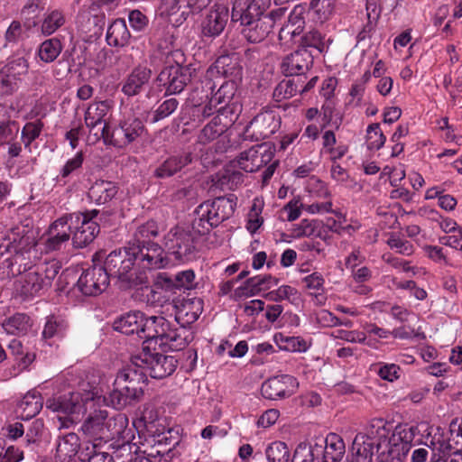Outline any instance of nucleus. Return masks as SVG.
Segmentation results:
<instances>
[{"label":"nucleus","mask_w":462,"mask_h":462,"mask_svg":"<svg viewBox=\"0 0 462 462\" xmlns=\"http://www.w3.org/2000/svg\"><path fill=\"white\" fill-rule=\"evenodd\" d=\"M109 284V277L102 266L94 265L81 273L77 287L86 296L102 293Z\"/></svg>","instance_id":"f3484780"},{"label":"nucleus","mask_w":462,"mask_h":462,"mask_svg":"<svg viewBox=\"0 0 462 462\" xmlns=\"http://www.w3.org/2000/svg\"><path fill=\"white\" fill-rule=\"evenodd\" d=\"M97 212L73 213L69 217L70 229L75 228L72 234V243L75 247L83 248L90 244L99 232L98 224L93 220Z\"/></svg>","instance_id":"f8f14e48"},{"label":"nucleus","mask_w":462,"mask_h":462,"mask_svg":"<svg viewBox=\"0 0 462 462\" xmlns=\"http://www.w3.org/2000/svg\"><path fill=\"white\" fill-rule=\"evenodd\" d=\"M191 161L192 156L190 152L171 156L156 169L155 175L158 178L171 177L190 163Z\"/></svg>","instance_id":"c756f323"},{"label":"nucleus","mask_w":462,"mask_h":462,"mask_svg":"<svg viewBox=\"0 0 462 462\" xmlns=\"http://www.w3.org/2000/svg\"><path fill=\"white\" fill-rule=\"evenodd\" d=\"M284 14L285 9L277 8L265 16L249 15L248 14H240V10L235 4L232 8L231 19L233 22H240L241 33L247 42L259 43L268 37L275 23L284 16Z\"/></svg>","instance_id":"423d86ee"},{"label":"nucleus","mask_w":462,"mask_h":462,"mask_svg":"<svg viewBox=\"0 0 462 462\" xmlns=\"http://www.w3.org/2000/svg\"><path fill=\"white\" fill-rule=\"evenodd\" d=\"M128 426V419L125 414L109 417L106 410L95 409L81 425L82 432L92 438L108 439L124 438Z\"/></svg>","instance_id":"0eeeda50"},{"label":"nucleus","mask_w":462,"mask_h":462,"mask_svg":"<svg viewBox=\"0 0 462 462\" xmlns=\"http://www.w3.org/2000/svg\"><path fill=\"white\" fill-rule=\"evenodd\" d=\"M281 117L274 111H263L246 126L245 133L255 140L269 138L278 131Z\"/></svg>","instance_id":"a211bd4d"},{"label":"nucleus","mask_w":462,"mask_h":462,"mask_svg":"<svg viewBox=\"0 0 462 462\" xmlns=\"http://www.w3.org/2000/svg\"><path fill=\"white\" fill-rule=\"evenodd\" d=\"M330 42V39H326L325 36L317 30H311L303 34L300 38V46L302 49L310 47L316 49L320 53L328 49Z\"/></svg>","instance_id":"a18cd8bd"},{"label":"nucleus","mask_w":462,"mask_h":462,"mask_svg":"<svg viewBox=\"0 0 462 462\" xmlns=\"http://www.w3.org/2000/svg\"><path fill=\"white\" fill-rule=\"evenodd\" d=\"M203 310V301L201 299L188 300L183 302L178 311V317L184 319L187 323L195 322Z\"/></svg>","instance_id":"c03bdc74"},{"label":"nucleus","mask_w":462,"mask_h":462,"mask_svg":"<svg viewBox=\"0 0 462 462\" xmlns=\"http://www.w3.org/2000/svg\"><path fill=\"white\" fill-rule=\"evenodd\" d=\"M312 62V55L306 49H300L283 59L282 69L286 76L301 75L310 69Z\"/></svg>","instance_id":"5701e85b"},{"label":"nucleus","mask_w":462,"mask_h":462,"mask_svg":"<svg viewBox=\"0 0 462 462\" xmlns=\"http://www.w3.org/2000/svg\"><path fill=\"white\" fill-rule=\"evenodd\" d=\"M152 70L145 66L135 67L122 81L121 91L127 97L141 94L148 86Z\"/></svg>","instance_id":"4be33fe9"},{"label":"nucleus","mask_w":462,"mask_h":462,"mask_svg":"<svg viewBox=\"0 0 462 462\" xmlns=\"http://www.w3.org/2000/svg\"><path fill=\"white\" fill-rule=\"evenodd\" d=\"M211 3V0H172V6L169 14H174L182 10L180 18L175 21L176 24L182 23L189 14H198L206 9Z\"/></svg>","instance_id":"c85d7f7f"},{"label":"nucleus","mask_w":462,"mask_h":462,"mask_svg":"<svg viewBox=\"0 0 462 462\" xmlns=\"http://www.w3.org/2000/svg\"><path fill=\"white\" fill-rule=\"evenodd\" d=\"M263 297L270 301L288 300L291 304H298L300 300L298 290L290 285H282L276 290L266 292Z\"/></svg>","instance_id":"ea45409f"},{"label":"nucleus","mask_w":462,"mask_h":462,"mask_svg":"<svg viewBox=\"0 0 462 462\" xmlns=\"http://www.w3.org/2000/svg\"><path fill=\"white\" fill-rule=\"evenodd\" d=\"M63 46L58 38L43 41L37 48L36 58L44 63L53 62L62 51Z\"/></svg>","instance_id":"f704fd0d"},{"label":"nucleus","mask_w":462,"mask_h":462,"mask_svg":"<svg viewBox=\"0 0 462 462\" xmlns=\"http://www.w3.org/2000/svg\"><path fill=\"white\" fill-rule=\"evenodd\" d=\"M173 286L177 289L191 290L195 287V273L192 270H185L178 273L173 281Z\"/></svg>","instance_id":"69168bd1"},{"label":"nucleus","mask_w":462,"mask_h":462,"mask_svg":"<svg viewBox=\"0 0 462 462\" xmlns=\"http://www.w3.org/2000/svg\"><path fill=\"white\" fill-rule=\"evenodd\" d=\"M303 27H291V25H284L279 32V40L282 44L293 45L299 44L300 46V38L303 32Z\"/></svg>","instance_id":"6e6d98bb"},{"label":"nucleus","mask_w":462,"mask_h":462,"mask_svg":"<svg viewBox=\"0 0 462 462\" xmlns=\"http://www.w3.org/2000/svg\"><path fill=\"white\" fill-rule=\"evenodd\" d=\"M42 128L43 123L40 119L24 125L22 129L21 139L26 149L31 150V143L40 136Z\"/></svg>","instance_id":"603ef678"},{"label":"nucleus","mask_w":462,"mask_h":462,"mask_svg":"<svg viewBox=\"0 0 462 462\" xmlns=\"http://www.w3.org/2000/svg\"><path fill=\"white\" fill-rule=\"evenodd\" d=\"M302 210H304V203L300 198L291 199L282 209L286 214V220L289 222L298 219Z\"/></svg>","instance_id":"0e129e2a"},{"label":"nucleus","mask_w":462,"mask_h":462,"mask_svg":"<svg viewBox=\"0 0 462 462\" xmlns=\"http://www.w3.org/2000/svg\"><path fill=\"white\" fill-rule=\"evenodd\" d=\"M236 91V84L234 79L227 80L221 84L216 93L212 95L213 102H217L219 105L232 106L236 110L235 105L230 104V101L234 97Z\"/></svg>","instance_id":"3c124183"},{"label":"nucleus","mask_w":462,"mask_h":462,"mask_svg":"<svg viewBox=\"0 0 462 462\" xmlns=\"http://www.w3.org/2000/svg\"><path fill=\"white\" fill-rule=\"evenodd\" d=\"M133 364L155 379L171 375L177 367V360L173 356L152 352L149 346H143L142 352L133 357Z\"/></svg>","instance_id":"9d476101"},{"label":"nucleus","mask_w":462,"mask_h":462,"mask_svg":"<svg viewBox=\"0 0 462 462\" xmlns=\"http://www.w3.org/2000/svg\"><path fill=\"white\" fill-rule=\"evenodd\" d=\"M179 102L176 98H170L162 102L153 114L152 122H158L171 115L178 107Z\"/></svg>","instance_id":"338daca9"},{"label":"nucleus","mask_w":462,"mask_h":462,"mask_svg":"<svg viewBox=\"0 0 462 462\" xmlns=\"http://www.w3.org/2000/svg\"><path fill=\"white\" fill-rule=\"evenodd\" d=\"M238 115L232 106H223L213 118L201 129L198 142L208 144L222 135L237 119Z\"/></svg>","instance_id":"ddd939ff"},{"label":"nucleus","mask_w":462,"mask_h":462,"mask_svg":"<svg viewBox=\"0 0 462 462\" xmlns=\"http://www.w3.org/2000/svg\"><path fill=\"white\" fill-rule=\"evenodd\" d=\"M320 223L314 219H302L298 224H293L289 229V236L293 239L311 237L319 235Z\"/></svg>","instance_id":"58836bf2"},{"label":"nucleus","mask_w":462,"mask_h":462,"mask_svg":"<svg viewBox=\"0 0 462 462\" xmlns=\"http://www.w3.org/2000/svg\"><path fill=\"white\" fill-rule=\"evenodd\" d=\"M114 328L125 335L136 334L144 343L153 341L163 350L179 351L188 345V330L162 316L146 318L140 311L128 312L115 320Z\"/></svg>","instance_id":"f03ea898"},{"label":"nucleus","mask_w":462,"mask_h":462,"mask_svg":"<svg viewBox=\"0 0 462 462\" xmlns=\"http://www.w3.org/2000/svg\"><path fill=\"white\" fill-rule=\"evenodd\" d=\"M79 438L76 433L60 436L56 444V462H72L79 449Z\"/></svg>","instance_id":"bb28decb"},{"label":"nucleus","mask_w":462,"mask_h":462,"mask_svg":"<svg viewBox=\"0 0 462 462\" xmlns=\"http://www.w3.org/2000/svg\"><path fill=\"white\" fill-rule=\"evenodd\" d=\"M319 135V129L318 125L311 124L306 126L298 143L302 155L306 156L314 151V141L317 140Z\"/></svg>","instance_id":"8fccbe9b"},{"label":"nucleus","mask_w":462,"mask_h":462,"mask_svg":"<svg viewBox=\"0 0 462 462\" xmlns=\"http://www.w3.org/2000/svg\"><path fill=\"white\" fill-rule=\"evenodd\" d=\"M70 235L69 217L64 215L50 226L47 237L44 239L45 252L61 250L69 242Z\"/></svg>","instance_id":"412c9836"},{"label":"nucleus","mask_w":462,"mask_h":462,"mask_svg":"<svg viewBox=\"0 0 462 462\" xmlns=\"http://www.w3.org/2000/svg\"><path fill=\"white\" fill-rule=\"evenodd\" d=\"M346 453V446L343 439L337 433H328L325 439L324 457L332 462L342 460Z\"/></svg>","instance_id":"72a5a7b5"},{"label":"nucleus","mask_w":462,"mask_h":462,"mask_svg":"<svg viewBox=\"0 0 462 462\" xmlns=\"http://www.w3.org/2000/svg\"><path fill=\"white\" fill-rule=\"evenodd\" d=\"M300 93V86L294 79L283 80L275 88L273 96L278 99L290 98Z\"/></svg>","instance_id":"4d7b16f0"},{"label":"nucleus","mask_w":462,"mask_h":462,"mask_svg":"<svg viewBox=\"0 0 462 462\" xmlns=\"http://www.w3.org/2000/svg\"><path fill=\"white\" fill-rule=\"evenodd\" d=\"M130 37L125 21L116 19L107 28L106 38L110 46L123 47L129 42Z\"/></svg>","instance_id":"2f4dec72"},{"label":"nucleus","mask_w":462,"mask_h":462,"mask_svg":"<svg viewBox=\"0 0 462 462\" xmlns=\"http://www.w3.org/2000/svg\"><path fill=\"white\" fill-rule=\"evenodd\" d=\"M142 391L136 386H116L107 397H102L97 386L96 380L81 382L79 390L69 392L62 395L55 396L47 401V408L53 412L64 415L59 416V429H69L80 421L87 411L88 406H92L99 402L107 406L120 410L139 398Z\"/></svg>","instance_id":"f257e3e1"},{"label":"nucleus","mask_w":462,"mask_h":462,"mask_svg":"<svg viewBox=\"0 0 462 462\" xmlns=\"http://www.w3.org/2000/svg\"><path fill=\"white\" fill-rule=\"evenodd\" d=\"M221 72L226 78L239 79L241 76V68L236 63H233L229 57H220L216 62V67H210L206 72L207 78H211L216 72Z\"/></svg>","instance_id":"4c0bfd02"},{"label":"nucleus","mask_w":462,"mask_h":462,"mask_svg":"<svg viewBox=\"0 0 462 462\" xmlns=\"http://www.w3.org/2000/svg\"><path fill=\"white\" fill-rule=\"evenodd\" d=\"M193 71L195 69H191L189 67H167L161 71L157 79L161 85L166 88L167 93L179 94L190 82Z\"/></svg>","instance_id":"6ab92c4d"},{"label":"nucleus","mask_w":462,"mask_h":462,"mask_svg":"<svg viewBox=\"0 0 462 462\" xmlns=\"http://www.w3.org/2000/svg\"><path fill=\"white\" fill-rule=\"evenodd\" d=\"M392 425L383 418H373L367 424L365 434L377 442V448L384 441L391 432Z\"/></svg>","instance_id":"e433bc0d"},{"label":"nucleus","mask_w":462,"mask_h":462,"mask_svg":"<svg viewBox=\"0 0 462 462\" xmlns=\"http://www.w3.org/2000/svg\"><path fill=\"white\" fill-rule=\"evenodd\" d=\"M202 236L191 229H184L180 226L171 228L164 236V246L168 254H173L177 260L189 261L195 258L196 245Z\"/></svg>","instance_id":"1a4fd4ad"},{"label":"nucleus","mask_w":462,"mask_h":462,"mask_svg":"<svg viewBox=\"0 0 462 462\" xmlns=\"http://www.w3.org/2000/svg\"><path fill=\"white\" fill-rule=\"evenodd\" d=\"M263 200L260 198H254L253 199L252 206L247 214L246 229L251 233L254 234L263 224V217L262 213L263 210Z\"/></svg>","instance_id":"a19ab883"},{"label":"nucleus","mask_w":462,"mask_h":462,"mask_svg":"<svg viewBox=\"0 0 462 462\" xmlns=\"http://www.w3.org/2000/svg\"><path fill=\"white\" fill-rule=\"evenodd\" d=\"M19 132V125L14 120L0 121V145L14 140Z\"/></svg>","instance_id":"052dcab7"},{"label":"nucleus","mask_w":462,"mask_h":462,"mask_svg":"<svg viewBox=\"0 0 462 462\" xmlns=\"http://www.w3.org/2000/svg\"><path fill=\"white\" fill-rule=\"evenodd\" d=\"M159 235V227L155 221L150 220L139 226L129 241V246H136L142 252L147 249L162 248L158 244L151 243V239Z\"/></svg>","instance_id":"393cba45"},{"label":"nucleus","mask_w":462,"mask_h":462,"mask_svg":"<svg viewBox=\"0 0 462 462\" xmlns=\"http://www.w3.org/2000/svg\"><path fill=\"white\" fill-rule=\"evenodd\" d=\"M275 339L280 348L291 352H305L309 349L310 345L300 337H290L279 334L275 336Z\"/></svg>","instance_id":"09e8293b"},{"label":"nucleus","mask_w":462,"mask_h":462,"mask_svg":"<svg viewBox=\"0 0 462 462\" xmlns=\"http://www.w3.org/2000/svg\"><path fill=\"white\" fill-rule=\"evenodd\" d=\"M306 189L316 199H327L330 195L327 185L314 176L309 179Z\"/></svg>","instance_id":"e2e57ef3"},{"label":"nucleus","mask_w":462,"mask_h":462,"mask_svg":"<svg viewBox=\"0 0 462 462\" xmlns=\"http://www.w3.org/2000/svg\"><path fill=\"white\" fill-rule=\"evenodd\" d=\"M144 130L143 123L133 116L125 118L118 127L113 129L109 124H105L101 136L106 143L116 147H125L142 136Z\"/></svg>","instance_id":"9b49d317"},{"label":"nucleus","mask_w":462,"mask_h":462,"mask_svg":"<svg viewBox=\"0 0 462 462\" xmlns=\"http://www.w3.org/2000/svg\"><path fill=\"white\" fill-rule=\"evenodd\" d=\"M265 456L268 462H291V453L286 443L273 441L265 448Z\"/></svg>","instance_id":"de8ad7c7"},{"label":"nucleus","mask_w":462,"mask_h":462,"mask_svg":"<svg viewBox=\"0 0 462 462\" xmlns=\"http://www.w3.org/2000/svg\"><path fill=\"white\" fill-rule=\"evenodd\" d=\"M42 408V398L39 393L28 392L20 401L16 412L23 420L36 416Z\"/></svg>","instance_id":"7c9ffc66"},{"label":"nucleus","mask_w":462,"mask_h":462,"mask_svg":"<svg viewBox=\"0 0 462 462\" xmlns=\"http://www.w3.org/2000/svg\"><path fill=\"white\" fill-rule=\"evenodd\" d=\"M366 140L367 147L370 150H379L384 145L386 137L383 134L379 124L374 123L367 126Z\"/></svg>","instance_id":"5fc2aeb1"},{"label":"nucleus","mask_w":462,"mask_h":462,"mask_svg":"<svg viewBox=\"0 0 462 462\" xmlns=\"http://www.w3.org/2000/svg\"><path fill=\"white\" fill-rule=\"evenodd\" d=\"M375 446L377 447V443L369 435L365 432L357 433L350 450L353 457L351 462H372Z\"/></svg>","instance_id":"cd10ccee"},{"label":"nucleus","mask_w":462,"mask_h":462,"mask_svg":"<svg viewBox=\"0 0 462 462\" xmlns=\"http://www.w3.org/2000/svg\"><path fill=\"white\" fill-rule=\"evenodd\" d=\"M68 321L61 316L51 315L46 318L42 337L50 346L64 338L68 333Z\"/></svg>","instance_id":"a878e982"},{"label":"nucleus","mask_w":462,"mask_h":462,"mask_svg":"<svg viewBox=\"0 0 462 462\" xmlns=\"http://www.w3.org/2000/svg\"><path fill=\"white\" fill-rule=\"evenodd\" d=\"M236 207L232 198L219 197L214 200H207L195 209L192 228L199 236H205L209 231L229 218Z\"/></svg>","instance_id":"39448f33"},{"label":"nucleus","mask_w":462,"mask_h":462,"mask_svg":"<svg viewBox=\"0 0 462 462\" xmlns=\"http://www.w3.org/2000/svg\"><path fill=\"white\" fill-rule=\"evenodd\" d=\"M138 376L134 369L125 367L117 373L114 384L116 386H136L135 384L139 381Z\"/></svg>","instance_id":"bf43d9fd"},{"label":"nucleus","mask_w":462,"mask_h":462,"mask_svg":"<svg viewBox=\"0 0 462 462\" xmlns=\"http://www.w3.org/2000/svg\"><path fill=\"white\" fill-rule=\"evenodd\" d=\"M28 69L29 63L24 57L9 58L0 69V91L5 95L16 91Z\"/></svg>","instance_id":"2eb2a0df"},{"label":"nucleus","mask_w":462,"mask_h":462,"mask_svg":"<svg viewBox=\"0 0 462 462\" xmlns=\"http://www.w3.org/2000/svg\"><path fill=\"white\" fill-rule=\"evenodd\" d=\"M298 387L296 379L289 374L273 376L262 384V395L269 400L290 397Z\"/></svg>","instance_id":"aec40b11"},{"label":"nucleus","mask_w":462,"mask_h":462,"mask_svg":"<svg viewBox=\"0 0 462 462\" xmlns=\"http://www.w3.org/2000/svg\"><path fill=\"white\" fill-rule=\"evenodd\" d=\"M279 280L272 275H258L250 278L247 285L251 288L252 293L264 292L278 284Z\"/></svg>","instance_id":"864d4df0"},{"label":"nucleus","mask_w":462,"mask_h":462,"mask_svg":"<svg viewBox=\"0 0 462 462\" xmlns=\"http://www.w3.org/2000/svg\"><path fill=\"white\" fill-rule=\"evenodd\" d=\"M335 0H312L310 7L319 15V19L323 22L333 13Z\"/></svg>","instance_id":"680f3d73"},{"label":"nucleus","mask_w":462,"mask_h":462,"mask_svg":"<svg viewBox=\"0 0 462 462\" xmlns=\"http://www.w3.org/2000/svg\"><path fill=\"white\" fill-rule=\"evenodd\" d=\"M60 268L59 263L55 260L38 265L20 275L15 282V288L26 297L40 295L51 286Z\"/></svg>","instance_id":"6e6552de"},{"label":"nucleus","mask_w":462,"mask_h":462,"mask_svg":"<svg viewBox=\"0 0 462 462\" xmlns=\"http://www.w3.org/2000/svg\"><path fill=\"white\" fill-rule=\"evenodd\" d=\"M365 329V341L363 344L373 349H379L381 341L391 337V330L380 328L375 324H368Z\"/></svg>","instance_id":"37998d69"},{"label":"nucleus","mask_w":462,"mask_h":462,"mask_svg":"<svg viewBox=\"0 0 462 462\" xmlns=\"http://www.w3.org/2000/svg\"><path fill=\"white\" fill-rule=\"evenodd\" d=\"M6 333L11 335L25 334L31 328L30 318L23 313H17L3 323Z\"/></svg>","instance_id":"79ce46f5"},{"label":"nucleus","mask_w":462,"mask_h":462,"mask_svg":"<svg viewBox=\"0 0 462 462\" xmlns=\"http://www.w3.org/2000/svg\"><path fill=\"white\" fill-rule=\"evenodd\" d=\"M117 193L116 186L111 181H96L89 189L88 198L98 205L110 201Z\"/></svg>","instance_id":"473e14b6"},{"label":"nucleus","mask_w":462,"mask_h":462,"mask_svg":"<svg viewBox=\"0 0 462 462\" xmlns=\"http://www.w3.org/2000/svg\"><path fill=\"white\" fill-rule=\"evenodd\" d=\"M274 152L273 146L263 143L241 152L231 163L246 172H254L272 162Z\"/></svg>","instance_id":"4468645a"},{"label":"nucleus","mask_w":462,"mask_h":462,"mask_svg":"<svg viewBox=\"0 0 462 462\" xmlns=\"http://www.w3.org/2000/svg\"><path fill=\"white\" fill-rule=\"evenodd\" d=\"M229 16V9L226 5L214 4L201 17V34L208 38L219 36L224 32Z\"/></svg>","instance_id":"dca6fc26"},{"label":"nucleus","mask_w":462,"mask_h":462,"mask_svg":"<svg viewBox=\"0 0 462 462\" xmlns=\"http://www.w3.org/2000/svg\"><path fill=\"white\" fill-rule=\"evenodd\" d=\"M418 432L417 426H410L408 424L397 425L389 439V442L393 446L398 445L399 442L407 446L413 441Z\"/></svg>","instance_id":"49530a36"},{"label":"nucleus","mask_w":462,"mask_h":462,"mask_svg":"<svg viewBox=\"0 0 462 462\" xmlns=\"http://www.w3.org/2000/svg\"><path fill=\"white\" fill-rule=\"evenodd\" d=\"M114 107V101L110 99L94 101L90 103L85 112V125L92 131L98 125L108 124L106 116H109Z\"/></svg>","instance_id":"b1692460"},{"label":"nucleus","mask_w":462,"mask_h":462,"mask_svg":"<svg viewBox=\"0 0 462 462\" xmlns=\"http://www.w3.org/2000/svg\"><path fill=\"white\" fill-rule=\"evenodd\" d=\"M387 245L397 253L406 256L411 255L414 252V246L412 244L404 240L395 233L390 235Z\"/></svg>","instance_id":"13d9d810"},{"label":"nucleus","mask_w":462,"mask_h":462,"mask_svg":"<svg viewBox=\"0 0 462 462\" xmlns=\"http://www.w3.org/2000/svg\"><path fill=\"white\" fill-rule=\"evenodd\" d=\"M36 240L32 231L24 226H18L11 230L5 242L0 245L11 256L4 261L8 269L9 276H18L37 267L38 252Z\"/></svg>","instance_id":"20e7f679"},{"label":"nucleus","mask_w":462,"mask_h":462,"mask_svg":"<svg viewBox=\"0 0 462 462\" xmlns=\"http://www.w3.org/2000/svg\"><path fill=\"white\" fill-rule=\"evenodd\" d=\"M272 0H252L245 9H241L240 14L249 15L265 16L266 10L271 6Z\"/></svg>","instance_id":"774afa93"},{"label":"nucleus","mask_w":462,"mask_h":462,"mask_svg":"<svg viewBox=\"0 0 462 462\" xmlns=\"http://www.w3.org/2000/svg\"><path fill=\"white\" fill-rule=\"evenodd\" d=\"M66 19L61 10L48 11L42 21L40 30L43 36H50L65 24Z\"/></svg>","instance_id":"c9c22d12"},{"label":"nucleus","mask_w":462,"mask_h":462,"mask_svg":"<svg viewBox=\"0 0 462 462\" xmlns=\"http://www.w3.org/2000/svg\"><path fill=\"white\" fill-rule=\"evenodd\" d=\"M170 259L163 248L147 249L142 252L136 246H129L111 252L105 260L103 269L108 277H116L130 286L147 283L146 270L166 268Z\"/></svg>","instance_id":"7ed1b4c3"}]
</instances>
